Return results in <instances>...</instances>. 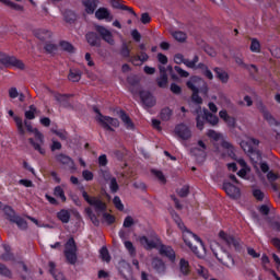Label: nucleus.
Listing matches in <instances>:
<instances>
[{"label":"nucleus","mask_w":280,"mask_h":280,"mask_svg":"<svg viewBox=\"0 0 280 280\" xmlns=\"http://www.w3.org/2000/svg\"><path fill=\"white\" fill-rule=\"evenodd\" d=\"M119 117L127 130H135V122H132V119H130V116H128L125 112H120Z\"/></svg>","instance_id":"nucleus-25"},{"label":"nucleus","mask_w":280,"mask_h":280,"mask_svg":"<svg viewBox=\"0 0 280 280\" xmlns=\"http://www.w3.org/2000/svg\"><path fill=\"white\" fill-rule=\"evenodd\" d=\"M178 268L182 277H187L191 272V266H189V261L186 260L185 258H180Z\"/></svg>","instance_id":"nucleus-20"},{"label":"nucleus","mask_w":280,"mask_h":280,"mask_svg":"<svg viewBox=\"0 0 280 280\" xmlns=\"http://www.w3.org/2000/svg\"><path fill=\"white\" fill-rule=\"evenodd\" d=\"M56 161H58V163H61V165L73 167V160L66 154L60 153L56 155Z\"/></svg>","instance_id":"nucleus-30"},{"label":"nucleus","mask_w":280,"mask_h":280,"mask_svg":"<svg viewBox=\"0 0 280 280\" xmlns=\"http://www.w3.org/2000/svg\"><path fill=\"white\" fill-rule=\"evenodd\" d=\"M198 56H195L192 60L185 59L184 65L188 67V69H196V65H198Z\"/></svg>","instance_id":"nucleus-46"},{"label":"nucleus","mask_w":280,"mask_h":280,"mask_svg":"<svg viewBox=\"0 0 280 280\" xmlns=\"http://www.w3.org/2000/svg\"><path fill=\"white\" fill-rule=\"evenodd\" d=\"M124 244H125V248H126V250H128L129 255H130L131 257H136V255H137V248L135 247V245L132 244V242H130V241H125Z\"/></svg>","instance_id":"nucleus-43"},{"label":"nucleus","mask_w":280,"mask_h":280,"mask_svg":"<svg viewBox=\"0 0 280 280\" xmlns=\"http://www.w3.org/2000/svg\"><path fill=\"white\" fill-rule=\"evenodd\" d=\"M19 90L16 88H11L9 89V97H11V100H16V97H19Z\"/></svg>","instance_id":"nucleus-63"},{"label":"nucleus","mask_w":280,"mask_h":280,"mask_svg":"<svg viewBox=\"0 0 280 280\" xmlns=\"http://www.w3.org/2000/svg\"><path fill=\"white\" fill-rule=\"evenodd\" d=\"M113 8L116 10H126L127 12H130V14L137 16V13L135 10L128 5L122 4L120 1L114 0L112 3Z\"/></svg>","instance_id":"nucleus-33"},{"label":"nucleus","mask_w":280,"mask_h":280,"mask_svg":"<svg viewBox=\"0 0 280 280\" xmlns=\"http://www.w3.org/2000/svg\"><path fill=\"white\" fill-rule=\"evenodd\" d=\"M219 237L226 243V245L229 246V248H232V250H236L240 252L242 250V243L240 242V240L225 234L224 231H221L219 233Z\"/></svg>","instance_id":"nucleus-9"},{"label":"nucleus","mask_w":280,"mask_h":280,"mask_svg":"<svg viewBox=\"0 0 280 280\" xmlns=\"http://www.w3.org/2000/svg\"><path fill=\"white\" fill-rule=\"evenodd\" d=\"M218 80H220V82H222L223 84H226L229 82V72L225 71L222 68H214L213 69Z\"/></svg>","instance_id":"nucleus-27"},{"label":"nucleus","mask_w":280,"mask_h":280,"mask_svg":"<svg viewBox=\"0 0 280 280\" xmlns=\"http://www.w3.org/2000/svg\"><path fill=\"white\" fill-rule=\"evenodd\" d=\"M109 189L112 194H117L119 191V184H117V178L112 177L109 180Z\"/></svg>","instance_id":"nucleus-45"},{"label":"nucleus","mask_w":280,"mask_h":280,"mask_svg":"<svg viewBox=\"0 0 280 280\" xmlns=\"http://www.w3.org/2000/svg\"><path fill=\"white\" fill-rule=\"evenodd\" d=\"M68 80H70V82H80V80H82V71L78 69H70Z\"/></svg>","instance_id":"nucleus-32"},{"label":"nucleus","mask_w":280,"mask_h":280,"mask_svg":"<svg viewBox=\"0 0 280 280\" xmlns=\"http://www.w3.org/2000/svg\"><path fill=\"white\" fill-rule=\"evenodd\" d=\"M138 242L147 250H152V248H156V246H159V237L156 236H154L153 238H148L147 236H140L138 237Z\"/></svg>","instance_id":"nucleus-12"},{"label":"nucleus","mask_w":280,"mask_h":280,"mask_svg":"<svg viewBox=\"0 0 280 280\" xmlns=\"http://www.w3.org/2000/svg\"><path fill=\"white\" fill-rule=\"evenodd\" d=\"M85 5V12L88 14H94L95 10H97V0H86L84 2Z\"/></svg>","instance_id":"nucleus-34"},{"label":"nucleus","mask_w":280,"mask_h":280,"mask_svg":"<svg viewBox=\"0 0 280 280\" xmlns=\"http://www.w3.org/2000/svg\"><path fill=\"white\" fill-rule=\"evenodd\" d=\"M49 272L50 275H52L55 280H67L65 279V275H62L61 272H56V264H54L52 261L49 262Z\"/></svg>","instance_id":"nucleus-37"},{"label":"nucleus","mask_w":280,"mask_h":280,"mask_svg":"<svg viewBox=\"0 0 280 280\" xmlns=\"http://www.w3.org/2000/svg\"><path fill=\"white\" fill-rule=\"evenodd\" d=\"M151 266L155 270V272H158L159 275H165L166 267L163 260L159 258H153Z\"/></svg>","instance_id":"nucleus-22"},{"label":"nucleus","mask_w":280,"mask_h":280,"mask_svg":"<svg viewBox=\"0 0 280 280\" xmlns=\"http://www.w3.org/2000/svg\"><path fill=\"white\" fill-rule=\"evenodd\" d=\"M223 189L230 198H240V188H237L235 185L225 182L223 184Z\"/></svg>","instance_id":"nucleus-17"},{"label":"nucleus","mask_w":280,"mask_h":280,"mask_svg":"<svg viewBox=\"0 0 280 280\" xmlns=\"http://www.w3.org/2000/svg\"><path fill=\"white\" fill-rule=\"evenodd\" d=\"M197 272L198 275H200L201 277H203V279H209V271H207V269H205V267L199 266L197 268Z\"/></svg>","instance_id":"nucleus-60"},{"label":"nucleus","mask_w":280,"mask_h":280,"mask_svg":"<svg viewBox=\"0 0 280 280\" xmlns=\"http://www.w3.org/2000/svg\"><path fill=\"white\" fill-rule=\"evenodd\" d=\"M140 98H141L142 103L144 104V106H147V108H152V106H154L156 104V100L148 91H141Z\"/></svg>","instance_id":"nucleus-16"},{"label":"nucleus","mask_w":280,"mask_h":280,"mask_svg":"<svg viewBox=\"0 0 280 280\" xmlns=\"http://www.w3.org/2000/svg\"><path fill=\"white\" fill-rule=\"evenodd\" d=\"M160 117L163 121H170L172 119V109L170 107H165L161 110Z\"/></svg>","instance_id":"nucleus-44"},{"label":"nucleus","mask_w":280,"mask_h":280,"mask_svg":"<svg viewBox=\"0 0 280 280\" xmlns=\"http://www.w3.org/2000/svg\"><path fill=\"white\" fill-rule=\"evenodd\" d=\"M57 218L63 224H69V221L71 220V212H69V210L62 209L57 213Z\"/></svg>","instance_id":"nucleus-31"},{"label":"nucleus","mask_w":280,"mask_h":280,"mask_svg":"<svg viewBox=\"0 0 280 280\" xmlns=\"http://www.w3.org/2000/svg\"><path fill=\"white\" fill-rule=\"evenodd\" d=\"M259 143V140L255 139V138H248L247 140H242L240 142V145L242 148V150H244V152H246V154H248L249 152H253V144L257 145Z\"/></svg>","instance_id":"nucleus-18"},{"label":"nucleus","mask_w":280,"mask_h":280,"mask_svg":"<svg viewBox=\"0 0 280 280\" xmlns=\"http://www.w3.org/2000/svg\"><path fill=\"white\" fill-rule=\"evenodd\" d=\"M219 117L223 119V121H225L229 128H235V119L229 116V113H226V110H221L219 113Z\"/></svg>","instance_id":"nucleus-29"},{"label":"nucleus","mask_w":280,"mask_h":280,"mask_svg":"<svg viewBox=\"0 0 280 280\" xmlns=\"http://www.w3.org/2000/svg\"><path fill=\"white\" fill-rule=\"evenodd\" d=\"M196 121H197V128L199 130H202L205 128V120L208 121L211 126H218L220 119L218 116L209 113L208 109H202L201 107H198L196 110Z\"/></svg>","instance_id":"nucleus-3"},{"label":"nucleus","mask_w":280,"mask_h":280,"mask_svg":"<svg viewBox=\"0 0 280 280\" xmlns=\"http://www.w3.org/2000/svg\"><path fill=\"white\" fill-rule=\"evenodd\" d=\"M172 36L178 43H185V40H187V34H185L183 31H175L172 33Z\"/></svg>","instance_id":"nucleus-42"},{"label":"nucleus","mask_w":280,"mask_h":280,"mask_svg":"<svg viewBox=\"0 0 280 280\" xmlns=\"http://www.w3.org/2000/svg\"><path fill=\"white\" fill-rule=\"evenodd\" d=\"M58 47H56V45L49 43L45 45V50L47 51V54H56Z\"/></svg>","instance_id":"nucleus-59"},{"label":"nucleus","mask_w":280,"mask_h":280,"mask_svg":"<svg viewBox=\"0 0 280 280\" xmlns=\"http://www.w3.org/2000/svg\"><path fill=\"white\" fill-rule=\"evenodd\" d=\"M187 86L192 91V102H195V104H202V97H200L198 93H200V91L207 93V82L201 78L195 77L187 82Z\"/></svg>","instance_id":"nucleus-2"},{"label":"nucleus","mask_w":280,"mask_h":280,"mask_svg":"<svg viewBox=\"0 0 280 280\" xmlns=\"http://www.w3.org/2000/svg\"><path fill=\"white\" fill-rule=\"evenodd\" d=\"M0 62L4 67H14L15 69H25V63H23L16 57H10L3 52H0Z\"/></svg>","instance_id":"nucleus-7"},{"label":"nucleus","mask_w":280,"mask_h":280,"mask_svg":"<svg viewBox=\"0 0 280 280\" xmlns=\"http://www.w3.org/2000/svg\"><path fill=\"white\" fill-rule=\"evenodd\" d=\"M120 56L122 58H130V48H128V44L124 43L120 49Z\"/></svg>","instance_id":"nucleus-50"},{"label":"nucleus","mask_w":280,"mask_h":280,"mask_svg":"<svg viewBox=\"0 0 280 280\" xmlns=\"http://www.w3.org/2000/svg\"><path fill=\"white\" fill-rule=\"evenodd\" d=\"M234 60L238 67H242V69H247V71H252L253 73H257V66L255 65H246L244 62V58L240 56H235Z\"/></svg>","instance_id":"nucleus-23"},{"label":"nucleus","mask_w":280,"mask_h":280,"mask_svg":"<svg viewBox=\"0 0 280 280\" xmlns=\"http://www.w3.org/2000/svg\"><path fill=\"white\" fill-rule=\"evenodd\" d=\"M81 194H82L85 202H88V205H90V207L94 208V211H96L97 213H104V211H106V203L104 201H102V199L100 197L89 196V192H86V190H84V188L81 189Z\"/></svg>","instance_id":"nucleus-5"},{"label":"nucleus","mask_w":280,"mask_h":280,"mask_svg":"<svg viewBox=\"0 0 280 280\" xmlns=\"http://www.w3.org/2000/svg\"><path fill=\"white\" fill-rule=\"evenodd\" d=\"M4 211L8 213L11 222H14L19 229L25 230L27 229V221L24 219H21L20 217L14 215V210L10 207H5Z\"/></svg>","instance_id":"nucleus-11"},{"label":"nucleus","mask_w":280,"mask_h":280,"mask_svg":"<svg viewBox=\"0 0 280 280\" xmlns=\"http://www.w3.org/2000/svg\"><path fill=\"white\" fill-rule=\"evenodd\" d=\"M148 54L142 51L140 55L130 57V62L135 65L136 67H139V65H143V62H148Z\"/></svg>","instance_id":"nucleus-24"},{"label":"nucleus","mask_w":280,"mask_h":280,"mask_svg":"<svg viewBox=\"0 0 280 280\" xmlns=\"http://www.w3.org/2000/svg\"><path fill=\"white\" fill-rule=\"evenodd\" d=\"M249 49L253 54H261V43H259V39L252 38Z\"/></svg>","instance_id":"nucleus-36"},{"label":"nucleus","mask_w":280,"mask_h":280,"mask_svg":"<svg viewBox=\"0 0 280 280\" xmlns=\"http://www.w3.org/2000/svg\"><path fill=\"white\" fill-rule=\"evenodd\" d=\"M221 145H222V148H223L224 150H228L230 156H233V155H234V153H233L234 148H233V144H231V142H229V141H226V140H223L222 143H221Z\"/></svg>","instance_id":"nucleus-49"},{"label":"nucleus","mask_w":280,"mask_h":280,"mask_svg":"<svg viewBox=\"0 0 280 280\" xmlns=\"http://www.w3.org/2000/svg\"><path fill=\"white\" fill-rule=\"evenodd\" d=\"M174 69L176 71V73H178V75H180V78H189V72H187L183 68L175 66Z\"/></svg>","instance_id":"nucleus-57"},{"label":"nucleus","mask_w":280,"mask_h":280,"mask_svg":"<svg viewBox=\"0 0 280 280\" xmlns=\"http://www.w3.org/2000/svg\"><path fill=\"white\" fill-rule=\"evenodd\" d=\"M101 257L103 259V261H106L108 264V261H110V254H108V248L103 247L100 250Z\"/></svg>","instance_id":"nucleus-51"},{"label":"nucleus","mask_w":280,"mask_h":280,"mask_svg":"<svg viewBox=\"0 0 280 280\" xmlns=\"http://www.w3.org/2000/svg\"><path fill=\"white\" fill-rule=\"evenodd\" d=\"M0 275L2 277H12V271H10L5 265L3 264H0Z\"/></svg>","instance_id":"nucleus-55"},{"label":"nucleus","mask_w":280,"mask_h":280,"mask_svg":"<svg viewBox=\"0 0 280 280\" xmlns=\"http://www.w3.org/2000/svg\"><path fill=\"white\" fill-rule=\"evenodd\" d=\"M94 112L97 114L96 120L98 121V124H101V126H103L105 130H109L110 132H113L115 130L113 128H119V120L117 118L102 115V113H100V109H97L96 107H94Z\"/></svg>","instance_id":"nucleus-4"},{"label":"nucleus","mask_w":280,"mask_h":280,"mask_svg":"<svg viewBox=\"0 0 280 280\" xmlns=\"http://www.w3.org/2000/svg\"><path fill=\"white\" fill-rule=\"evenodd\" d=\"M34 36L38 38V40H49L51 36H54V33H51L50 30L47 28H37L34 31Z\"/></svg>","instance_id":"nucleus-19"},{"label":"nucleus","mask_w":280,"mask_h":280,"mask_svg":"<svg viewBox=\"0 0 280 280\" xmlns=\"http://www.w3.org/2000/svg\"><path fill=\"white\" fill-rule=\"evenodd\" d=\"M9 115H10V117H13L19 135L24 137L25 136V127H23V119L19 116H14V112L12 109L9 110Z\"/></svg>","instance_id":"nucleus-21"},{"label":"nucleus","mask_w":280,"mask_h":280,"mask_svg":"<svg viewBox=\"0 0 280 280\" xmlns=\"http://www.w3.org/2000/svg\"><path fill=\"white\" fill-rule=\"evenodd\" d=\"M36 113H38V109L35 105H30L28 110L24 113L25 119L32 120L36 119Z\"/></svg>","instance_id":"nucleus-38"},{"label":"nucleus","mask_w":280,"mask_h":280,"mask_svg":"<svg viewBox=\"0 0 280 280\" xmlns=\"http://www.w3.org/2000/svg\"><path fill=\"white\" fill-rule=\"evenodd\" d=\"M208 137L210 139H213L214 141H220L222 139V133L217 132L215 130H209Z\"/></svg>","instance_id":"nucleus-53"},{"label":"nucleus","mask_w":280,"mask_h":280,"mask_svg":"<svg viewBox=\"0 0 280 280\" xmlns=\"http://www.w3.org/2000/svg\"><path fill=\"white\" fill-rule=\"evenodd\" d=\"M132 224H135V219H132V217L125 218V221L122 223V226H125V229H130Z\"/></svg>","instance_id":"nucleus-61"},{"label":"nucleus","mask_w":280,"mask_h":280,"mask_svg":"<svg viewBox=\"0 0 280 280\" xmlns=\"http://www.w3.org/2000/svg\"><path fill=\"white\" fill-rule=\"evenodd\" d=\"M158 86H160V89L167 86V74H161L160 78H158Z\"/></svg>","instance_id":"nucleus-48"},{"label":"nucleus","mask_w":280,"mask_h":280,"mask_svg":"<svg viewBox=\"0 0 280 280\" xmlns=\"http://www.w3.org/2000/svg\"><path fill=\"white\" fill-rule=\"evenodd\" d=\"M82 176L84 180H93V173L91 171H88V170L83 171Z\"/></svg>","instance_id":"nucleus-64"},{"label":"nucleus","mask_w":280,"mask_h":280,"mask_svg":"<svg viewBox=\"0 0 280 280\" xmlns=\"http://www.w3.org/2000/svg\"><path fill=\"white\" fill-rule=\"evenodd\" d=\"M190 154L197 159L199 163H202L207 159V144L202 140H199L197 147L190 149Z\"/></svg>","instance_id":"nucleus-8"},{"label":"nucleus","mask_w":280,"mask_h":280,"mask_svg":"<svg viewBox=\"0 0 280 280\" xmlns=\"http://www.w3.org/2000/svg\"><path fill=\"white\" fill-rule=\"evenodd\" d=\"M54 97L59 104H63V102H67V95L54 93Z\"/></svg>","instance_id":"nucleus-62"},{"label":"nucleus","mask_w":280,"mask_h":280,"mask_svg":"<svg viewBox=\"0 0 280 280\" xmlns=\"http://www.w3.org/2000/svg\"><path fill=\"white\" fill-rule=\"evenodd\" d=\"M28 141H30L31 145H33L34 150H37V152H39V154H45V149H43L40 147V144L34 142V139L30 138Z\"/></svg>","instance_id":"nucleus-56"},{"label":"nucleus","mask_w":280,"mask_h":280,"mask_svg":"<svg viewBox=\"0 0 280 280\" xmlns=\"http://www.w3.org/2000/svg\"><path fill=\"white\" fill-rule=\"evenodd\" d=\"M63 253L68 264L74 265L78 261V246L73 237L69 238L66 243Z\"/></svg>","instance_id":"nucleus-6"},{"label":"nucleus","mask_w":280,"mask_h":280,"mask_svg":"<svg viewBox=\"0 0 280 280\" xmlns=\"http://www.w3.org/2000/svg\"><path fill=\"white\" fill-rule=\"evenodd\" d=\"M258 109L260 110V113H262V116L266 121H268V124H270L271 126H273V124H277V120H275V117H272V115L268 113V109H266V106H264V104L260 103L258 105Z\"/></svg>","instance_id":"nucleus-28"},{"label":"nucleus","mask_w":280,"mask_h":280,"mask_svg":"<svg viewBox=\"0 0 280 280\" xmlns=\"http://www.w3.org/2000/svg\"><path fill=\"white\" fill-rule=\"evenodd\" d=\"M214 256L217 257L218 261H220L223 266H225L230 270L235 268V259H233V256H231L229 252L223 250L221 255H218V253H214Z\"/></svg>","instance_id":"nucleus-10"},{"label":"nucleus","mask_w":280,"mask_h":280,"mask_svg":"<svg viewBox=\"0 0 280 280\" xmlns=\"http://www.w3.org/2000/svg\"><path fill=\"white\" fill-rule=\"evenodd\" d=\"M175 135L179 137V139H183L184 141H187V139H191V130H189V127L186 125H177L175 127Z\"/></svg>","instance_id":"nucleus-14"},{"label":"nucleus","mask_w":280,"mask_h":280,"mask_svg":"<svg viewBox=\"0 0 280 280\" xmlns=\"http://www.w3.org/2000/svg\"><path fill=\"white\" fill-rule=\"evenodd\" d=\"M152 174L156 176V178L160 180V183L165 185L166 180H165V175H163V172L156 171V170H152Z\"/></svg>","instance_id":"nucleus-54"},{"label":"nucleus","mask_w":280,"mask_h":280,"mask_svg":"<svg viewBox=\"0 0 280 280\" xmlns=\"http://www.w3.org/2000/svg\"><path fill=\"white\" fill-rule=\"evenodd\" d=\"M253 196H254V198H256V200H264V198L266 197L264 191H261L260 189H254Z\"/></svg>","instance_id":"nucleus-58"},{"label":"nucleus","mask_w":280,"mask_h":280,"mask_svg":"<svg viewBox=\"0 0 280 280\" xmlns=\"http://www.w3.org/2000/svg\"><path fill=\"white\" fill-rule=\"evenodd\" d=\"M113 203L118 211H124V203L121 202V198H119V196L114 197Z\"/></svg>","instance_id":"nucleus-52"},{"label":"nucleus","mask_w":280,"mask_h":280,"mask_svg":"<svg viewBox=\"0 0 280 280\" xmlns=\"http://www.w3.org/2000/svg\"><path fill=\"white\" fill-rule=\"evenodd\" d=\"M85 213L90 218V220L94 224V226H100V219H97V215H95L93 213V209L85 208Z\"/></svg>","instance_id":"nucleus-40"},{"label":"nucleus","mask_w":280,"mask_h":280,"mask_svg":"<svg viewBox=\"0 0 280 280\" xmlns=\"http://www.w3.org/2000/svg\"><path fill=\"white\" fill-rule=\"evenodd\" d=\"M95 18L98 21H106L107 23H110V21H113V19H114L113 13H110V10H108L104 7L98 8L95 11Z\"/></svg>","instance_id":"nucleus-13"},{"label":"nucleus","mask_w":280,"mask_h":280,"mask_svg":"<svg viewBox=\"0 0 280 280\" xmlns=\"http://www.w3.org/2000/svg\"><path fill=\"white\" fill-rule=\"evenodd\" d=\"M176 224L183 233V240L186 246H188L192 250V253H195V255H200V252H198V247L194 246L191 242H197V244H200L201 248H205V244L202 243V240H200V237H198V235L194 234L191 231L187 230V228L185 226V223H183L180 218H177Z\"/></svg>","instance_id":"nucleus-1"},{"label":"nucleus","mask_w":280,"mask_h":280,"mask_svg":"<svg viewBox=\"0 0 280 280\" xmlns=\"http://www.w3.org/2000/svg\"><path fill=\"white\" fill-rule=\"evenodd\" d=\"M59 47L62 51H67L68 54H73V51H75V48L69 42H60Z\"/></svg>","instance_id":"nucleus-41"},{"label":"nucleus","mask_w":280,"mask_h":280,"mask_svg":"<svg viewBox=\"0 0 280 280\" xmlns=\"http://www.w3.org/2000/svg\"><path fill=\"white\" fill-rule=\"evenodd\" d=\"M160 254L164 255V257H168L172 261L176 259V253H174V249L170 246L162 245L160 247Z\"/></svg>","instance_id":"nucleus-26"},{"label":"nucleus","mask_w":280,"mask_h":280,"mask_svg":"<svg viewBox=\"0 0 280 280\" xmlns=\"http://www.w3.org/2000/svg\"><path fill=\"white\" fill-rule=\"evenodd\" d=\"M96 32H98L105 43H108V45H115V38H113V33H110V31H108L106 27L96 25Z\"/></svg>","instance_id":"nucleus-15"},{"label":"nucleus","mask_w":280,"mask_h":280,"mask_svg":"<svg viewBox=\"0 0 280 280\" xmlns=\"http://www.w3.org/2000/svg\"><path fill=\"white\" fill-rule=\"evenodd\" d=\"M247 154H249V158L254 163H258V161H261V153L259 151H255L254 149H252V152Z\"/></svg>","instance_id":"nucleus-47"},{"label":"nucleus","mask_w":280,"mask_h":280,"mask_svg":"<svg viewBox=\"0 0 280 280\" xmlns=\"http://www.w3.org/2000/svg\"><path fill=\"white\" fill-rule=\"evenodd\" d=\"M86 40H88L89 45H91L92 47H100V38L97 37V34L88 33Z\"/></svg>","instance_id":"nucleus-35"},{"label":"nucleus","mask_w":280,"mask_h":280,"mask_svg":"<svg viewBox=\"0 0 280 280\" xmlns=\"http://www.w3.org/2000/svg\"><path fill=\"white\" fill-rule=\"evenodd\" d=\"M54 196H56V198H60L61 202H67V196H65V189H62V186L55 187Z\"/></svg>","instance_id":"nucleus-39"}]
</instances>
